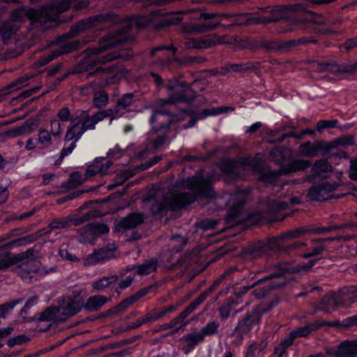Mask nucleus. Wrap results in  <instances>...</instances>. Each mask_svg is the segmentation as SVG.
Segmentation results:
<instances>
[{"label": "nucleus", "mask_w": 357, "mask_h": 357, "mask_svg": "<svg viewBox=\"0 0 357 357\" xmlns=\"http://www.w3.org/2000/svg\"><path fill=\"white\" fill-rule=\"evenodd\" d=\"M114 250L115 248L110 249L108 248H101L87 256L84 263L85 265H92L111 259L114 255L112 251Z\"/></svg>", "instance_id": "nucleus-24"}, {"label": "nucleus", "mask_w": 357, "mask_h": 357, "mask_svg": "<svg viewBox=\"0 0 357 357\" xmlns=\"http://www.w3.org/2000/svg\"><path fill=\"white\" fill-rule=\"evenodd\" d=\"M70 226V218L66 217L61 219L54 220L52 221L47 228H43L38 230L34 234H31L29 236L16 238L8 243L6 244L5 246H17L26 245L28 243H33L38 239L40 236L50 234L54 229H64Z\"/></svg>", "instance_id": "nucleus-8"}, {"label": "nucleus", "mask_w": 357, "mask_h": 357, "mask_svg": "<svg viewBox=\"0 0 357 357\" xmlns=\"http://www.w3.org/2000/svg\"><path fill=\"white\" fill-rule=\"evenodd\" d=\"M216 17H221L231 23H233V24L238 26L248 25L246 13H201L199 14V19L201 20H214Z\"/></svg>", "instance_id": "nucleus-16"}, {"label": "nucleus", "mask_w": 357, "mask_h": 357, "mask_svg": "<svg viewBox=\"0 0 357 357\" xmlns=\"http://www.w3.org/2000/svg\"><path fill=\"white\" fill-rule=\"evenodd\" d=\"M129 26L116 31L109 33L99 39L100 46L88 49L89 54H99L109 49L124 44L128 39Z\"/></svg>", "instance_id": "nucleus-7"}, {"label": "nucleus", "mask_w": 357, "mask_h": 357, "mask_svg": "<svg viewBox=\"0 0 357 357\" xmlns=\"http://www.w3.org/2000/svg\"><path fill=\"white\" fill-rule=\"evenodd\" d=\"M22 301V298H20L0 305V317L4 318L6 316V314L9 312H10L15 305L21 303Z\"/></svg>", "instance_id": "nucleus-53"}, {"label": "nucleus", "mask_w": 357, "mask_h": 357, "mask_svg": "<svg viewBox=\"0 0 357 357\" xmlns=\"http://www.w3.org/2000/svg\"><path fill=\"white\" fill-rule=\"evenodd\" d=\"M99 215L100 212L97 211H90L80 218H70V226H79L92 218L98 217Z\"/></svg>", "instance_id": "nucleus-47"}, {"label": "nucleus", "mask_w": 357, "mask_h": 357, "mask_svg": "<svg viewBox=\"0 0 357 357\" xmlns=\"http://www.w3.org/2000/svg\"><path fill=\"white\" fill-rule=\"evenodd\" d=\"M151 22V16H138L132 20L130 24H135L137 28H143Z\"/></svg>", "instance_id": "nucleus-57"}, {"label": "nucleus", "mask_w": 357, "mask_h": 357, "mask_svg": "<svg viewBox=\"0 0 357 357\" xmlns=\"http://www.w3.org/2000/svg\"><path fill=\"white\" fill-rule=\"evenodd\" d=\"M109 300V298L102 295L92 296L87 298L82 307L89 312H96L107 303Z\"/></svg>", "instance_id": "nucleus-28"}, {"label": "nucleus", "mask_w": 357, "mask_h": 357, "mask_svg": "<svg viewBox=\"0 0 357 357\" xmlns=\"http://www.w3.org/2000/svg\"><path fill=\"white\" fill-rule=\"evenodd\" d=\"M331 165L326 160L321 159L316 161L312 170L314 174L319 172H330L332 171Z\"/></svg>", "instance_id": "nucleus-49"}, {"label": "nucleus", "mask_w": 357, "mask_h": 357, "mask_svg": "<svg viewBox=\"0 0 357 357\" xmlns=\"http://www.w3.org/2000/svg\"><path fill=\"white\" fill-rule=\"evenodd\" d=\"M38 126V121L33 119H29L26 121L22 126L24 135L30 134L36 130Z\"/></svg>", "instance_id": "nucleus-63"}, {"label": "nucleus", "mask_w": 357, "mask_h": 357, "mask_svg": "<svg viewBox=\"0 0 357 357\" xmlns=\"http://www.w3.org/2000/svg\"><path fill=\"white\" fill-rule=\"evenodd\" d=\"M311 166L308 160L301 159L290 162L287 167L279 171H271L268 167L257 165L254 170L258 172L261 175V180L264 182L272 183L282 174H287L291 172L303 170Z\"/></svg>", "instance_id": "nucleus-5"}, {"label": "nucleus", "mask_w": 357, "mask_h": 357, "mask_svg": "<svg viewBox=\"0 0 357 357\" xmlns=\"http://www.w3.org/2000/svg\"><path fill=\"white\" fill-rule=\"evenodd\" d=\"M219 327L220 323L217 320H214L213 321L208 322L200 331L205 337L206 336H211L217 333Z\"/></svg>", "instance_id": "nucleus-51"}, {"label": "nucleus", "mask_w": 357, "mask_h": 357, "mask_svg": "<svg viewBox=\"0 0 357 357\" xmlns=\"http://www.w3.org/2000/svg\"><path fill=\"white\" fill-rule=\"evenodd\" d=\"M169 91H174L168 98L158 99L155 105L159 107L166 106H173L178 102L190 103L194 100V96H188L185 91H180L179 81L178 79H171L167 86Z\"/></svg>", "instance_id": "nucleus-9"}, {"label": "nucleus", "mask_w": 357, "mask_h": 357, "mask_svg": "<svg viewBox=\"0 0 357 357\" xmlns=\"http://www.w3.org/2000/svg\"><path fill=\"white\" fill-rule=\"evenodd\" d=\"M335 149V144L333 142H326L324 141L317 142V154L320 153L324 156L327 155L331 150Z\"/></svg>", "instance_id": "nucleus-50"}, {"label": "nucleus", "mask_w": 357, "mask_h": 357, "mask_svg": "<svg viewBox=\"0 0 357 357\" xmlns=\"http://www.w3.org/2000/svg\"><path fill=\"white\" fill-rule=\"evenodd\" d=\"M260 66L259 62L244 63H228L221 68L223 75L227 73H245L252 70L258 69Z\"/></svg>", "instance_id": "nucleus-25"}, {"label": "nucleus", "mask_w": 357, "mask_h": 357, "mask_svg": "<svg viewBox=\"0 0 357 357\" xmlns=\"http://www.w3.org/2000/svg\"><path fill=\"white\" fill-rule=\"evenodd\" d=\"M331 354L335 357H355L357 354V340L342 342Z\"/></svg>", "instance_id": "nucleus-22"}, {"label": "nucleus", "mask_w": 357, "mask_h": 357, "mask_svg": "<svg viewBox=\"0 0 357 357\" xmlns=\"http://www.w3.org/2000/svg\"><path fill=\"white\" fill-rule=\"evenodd\" d=\"M124 55L120 51L112 52L107 55L102 56L98 58L96 60H91V62L93 63L105 64L108 62H111L117 59L123 57Z\"/></svg>", "instance_id": "nucleus-46"}, {"label": "nucleus", "mask_w": 357, "mask_h": 357, "mask_svg": "<svg viewBox=\"0 0 357 357\" xmlns=\"http://www.w3.org/2000/svg\"><path fill=\"white\" fill-rule=\"evenodd\" d=\"M32 77L29 75H24L17 78L14 82L10 83L3 89V94L9 93L10 91H13L27 85V82Z\"/></svg>", "instance_id": "nucleus-37"}, {"label": "nucleus", "mask_w": 357, "mask_h": 357, "mask_svg": "<svg viewBox=\"0 0 357 357\" xmlns=\"http://www.w3.org/2000/svg\"><path fill=\"white\" fill-rule=\"evenodd\" d=\"M278 246V238L273 237L266 241H259L249 244L243 249L242 253L244 256L251 259H258L264 255H268L270 251L276 249Z\"/></svg>", "instance_id": "nucleus-10"}, {"label": "nucleus", "mask_w": 357, "mask_h": 357, "mask_svg": "<svg viewBox=\"0 0 357 357\" xmlns=\"http://www.w3.org/2000/svg\"><path fill=\"white\" fill-rule=\"evenodd\" d=\"M273 40H250L245 45L247 49L255 50L259 48H263L267 51H273Z\"/></svg>", "instance_id": "nucleus-40"}, {"label": "nucleus", "mask_w": 357, "mask_h": 357, "mask_svg": "<svg viewBox=\"0 0 357 357\" xmlns=\"http://www.w3.org/2000/svg\"><path fill=\"white\" fill-rule=\"evenodd\" d=\"M61 43H61L59 44L60 46L57 49H56L59 56L64 54H68L82 48V46L84 45L85 42L77 40L71 43H67L63 44Z\"/></svg>", "instance_id": "nucleus-36"}, {"label": "nucleus", "mask_w": 357, "mask_h": 357, "mask_svg": "<svg viewBox=\"0 0 357 357\" xmlns=\"http://www.w3.org/2000/svg\"><path fill=\"white\" fill-rule=\"evenodd\" d=\"M302 154L307 157H315L317 155V142L312 143L305 142L301 146Z\"/></svg>", "instance_id": "nucleus-48"}, {"label": "nucleus", "mask_w": 357, "mask_h": 357, "mask_svg": "<svg viewBox=\"0 0 357 357\" xmlns=\"http://www.w3.org/2000/svg\"><path fill=\"white\" fill-rule=\"evenodd\" d=\"M91 26L92 22L90 20L79 21L75 25L73 26L68 33L59 36L52 43L60 44L61 43H63L71 38L77 36L82 31L91 28Z\"/></svg>", "instance_id": "nucleus-20"}, {"label": "nucleus", "mask_w": 357, "mask_h": 357, "mask_svg": "<svg viewBox=\"0 0 357 357\" xmlns=\"http://www.w3.org/2000/svg\"><path fill=\"white\" fill-rule=\"evenodd\" d=\"M183 186L188 191L176 194L169 192L154 199L151 206V213L162 217L168 211H175L192 204L197 197H213L215 194L211 179L208 177L193 176L183 182Z\"/></svg>", "instance_id": "nucleus-1"}, {"label": "nucleus", "mask_w": 357, "mask_h": 357, "mask_svg": "<svg viewBox=\"0 0 357 357\" xmlns=\"http://www.w3.org/2000/svg\"><path fill=\"white\" fill-rule=\"evenodd\" d=\"M340 295L342 299L344 298V303H354L357 301V286L344 287L340 289Z\"/></svg>", "instance_id": "nucleus-34"}, {"label": "nucleus", "mask_w": 357, "mask_h": 357, "mask_svg": "<svg viewBox=\"0 0 357 357\" xmlns=\"http://www.w3.org/2000/svg\"><path fill=\"white\" fill-rule=\"evenodd\" d=\"M70 142V143L68 146H64L62 149L60 155H59V158L57 159V160L56 161L55 165H60L61 162H62V160H63V158L66 156L70 154L73 152V151L75 149V148L76 147V143H77L76 141L71 140Z\"/></svg>", "instance_id": "nucleus-56"}, {"label": "nucleus", "mask_w": 357, "mask_h": 357, "mask_svg": "<svg viewBox=\"0 0 357 357\" xmlns=\"http://www.w3.org/2000/svg\"><path fill=\"white\" fill-rule=\"evenodd\" d=\"M82 307V305L78 301H67L66 304L58 307L60 310L59 321H63L68 317L74 316L81 310Z\"/></svg>", "instance_id": "nucleus-23"}, {"label": "nucleus", "mask_w": 357, "mask_h": 357, "mask_svg": "<svg viewBox=\"0 0 357 357\" xmlns=\"http://www.w3.org/2000/svg\"><path fill=\"white\" fill-rule=\"evenodd\" d=\"M289 204L287 202H282L276 199H269L268 202V211L271 213H275L287 208Z\"/></svg>", "instance_id": "nucleus-43"}, {"label": "nucleus", "mask_w": 357, "mask_h": 357, "mask_svg": "<svg viewBox=\"0 0 357 357\" xmlns=\"http://www.w3.org/2000/svg\"><path fill=\"white\" fill-rule=\"evenodd\" d=\"M335 182H323L319 184L312 185L308 190L307 197L313 201L324 202L331 198V193L337 188Z\"/></svg>", "instance_id": "nucleus-11"}, {"label": "nucleus", "mask_w": 357, "mask_h": 357, "mask_svg": "<svg viewBox=\"0 0 357 357\" xmlns=\"http://www.w3.org/2000/svg\"><path fill=\"white\" fill-rule=\"evenodd\" d=\"M70 6V0L55 1L42 9L35 10L31 19L35 22L42 24L48 22H54L57 19V13H63Z\"/></svg>", "instance_id": "nucleus-6"}, {"label": "nucleus", "mask_w": 357, "mask_h": 357, "mask_svg": "<svg viewBox=\"0 0 357 357\" xmlns=\"http://www.w3.org/2000/svg\"><path fill=\"white\" fill-rule=\"evenodd\" d=\"M105 169L100 167V164L99 162H96L87 168L85 175L88 177L93 176L98 173H100L101 175H104V173H105Z\"/></svg>", "instance_id": "nucleus-59"}, {"label": "nucleus", "mask_w": 357, "mask_h": 357, "mask_svg": "<svg viewBox=\"0 0 357 357\" xmlns=\"http://www.w3.org/2000/svg\"><path fill=\"white\" fill-rule=\"evenodd\" d=\"M59 312V308L54 306H50L39 314L38 320L41 321H60Z\"/></svg>", "instance_id": "nucleus-35"}, {"label": "nucleus", "mask_w": 357, "mask_h": 357, "mask_svg": "<svg viewBox=\"0 0 357 357\" xmlns=\"http://www.w3.org/2000/svg\"><path fill=\"white\" fill-rule=\"evenodd\" d=\"M134 102V95L132 93H128L124 94L121 98L118 100L116 102V106L114 109H110L113 112V115L110 116L112 120L115 116H119L124 113V110H126L128 107L132 105Z\"/></svg>", "instance_id": "nucleus-26"}, {"label": "nucleus", "mask_w": 357, "mask_h": 357, "mask_svg": "<svg viewBox=\"0 0 357 357\" xmlns=\"http://www.w3.org/2000/svg\"><path fill=\"white\" fill-rule=\"evenodd\" d=\"M220 167L221 171L230 178H233L241 176V172L243 167L234 160H224L220 163Z\"/></svg>", "instance_id": "nucleus-27"}, {"label": "nucleus", "mask_w": 357, "mask_h": 357, "mask_svg": "<svg viewBox=\"0 0 357 357\" xmlns=\"http://www.w3.org/2000/svg\"><path fill=\"white\" fill-rule=\"evenodd\" d=\"M246 199L245 194H239L237 200L233 204L229 218L231 220L236 218L240 214L243 206L245 204Z\"/></svg>", "instance_id": "nucleus-38"}, {"label": "nucleus", "mask_w": 357, "mask_h": 357, "mask_svg": "<svg viewBox=\"0 0 357 357\" xmlns=\"http://www.w3.org/2000/svg\"><path fill=\"white\" fill-rule=\"evenodd\" d=\"M174 114L170 109L157 110L152 114L150 122L155 132L159 131L167 132L173 121Z\"/></svg>", "instance_id": "nucleus-12"}, {"label": "nucleus", "mask_w": 357, "mask_h": 357, "mask_svg": "<svg viewBox=\"0 0 357 357\" xmlns=\"http://www.w3.org/2000/svg\"><path fill=\"white\" fill-rule=\"evenodd\" d=\"M39 270V266L33 259L27 260L22 263L19 266V275L23 281L26 282H32L37 280L36 273Z\"/></svg>", "instance_id": "nucleus-19"}, {"label": "nucleus", "mask_w": 357, "mask_h": 357, "mask_svg": "<svg viewBox=\"0 0 357 357\" xmlns=\"http://www.w3.org/2000/svg\"><path fill=\"white\" fill-rule=\"evenodd\" d=\"M86 232L93 234H107L109 231V227L105 223L92 222L87 225L85 228Z\"/></svg>", "instance_id": "nucleus-41"}, {"label": "nucleus", "mask_w": 357, "mask_h": 357, "mask_svg": "<svg viewBox=\"0 0 357 357\" xmlns=\"http://www.w3.org/2000/svg\"><path fill=\"white\" fill-rule=\"evenodd\" d=\"M303 40H289L284 42L273 40V51L286 52L290 48L302 45Z\"/></svg>", "instance_id": "nucleus-33"}, {"label": "nucleus", "mask_w": 357, "mask_h": 357, "mask_svg": "<svg viewBox=\"0 0 357 357\" xmlns=\"http://www.w3.org/2000/svg\"><path fill=\"white\" fill-rule=\"evenodd\" d=\"M340 295V290L325 295L318 303V310L325 313H331L337 306L345 305Z\"/></svg>", "instance_id": "nucleus-17"}, {"label": "nucleus", "mask_w": 357, "mask_h": 357, "mask_svg": "<svg viewBox=\"0 0 357 357\" xmlns=\"http://www.w3.org/2000/svg\"><path fill=\"white\" fill-rule=\"evenodd\" d=\"M36 250L33 248L28 249L25 252H22L13 256L15 264L28 259L34 256Z\"/></svg>", "instance_id": "nucleus-58"}, {"label": "nucleus", "mask_w": 357, "mask_h": 357, "mask_svg": "<svg viewBox=\"0 0 357 357\" xmlns=\"http://www.w3.org/2000/svg\"><path fill=\"white\" fill-rule=\"evenodd\" d=\"M17 29V26L13 22L3 23L0 29V33L3 40L9 39Z\"/></svg>", "instance_id": "nucleus-45"}, {"label": "nucleus", "mask_w": 357, "mask_h": 357, "mask_svg": "<svg viewBox=\"0 0 357 357\" xmlns=\"http://www.w3.org/2000/svg\"><path fill=\"white\" fill-rule=\"evenodd\" d=\"M198 23L187 24L183 27L184 32L190 34H199L211 31L221 25V23L215 20H205Z\"/></svg>", "instance_id": "nucleus-18"}, {"label": "nucleus", "mask_w": 357, "mask_h": 357, "mask_svg": "<svg viewBox=\"0 0 357 357\" xmlns=\"http://www.w3.org/2000/svg\"><path fill=\"white\" fill-rule=\"evenodd\" d=\"M112 115L113 112L111 109H103L92 116L89 114L88 111H81L68 128L64 137L65 142H77L86 130H94L98 122Z\"/></svg>", "instance_id": "nucleus-2"}, {"label": "nucleus", "mask_w": 357, "mask_h": 357, "mask_svg": "<svg viewBox=\"0 0 357 357\" xmlns=\"http://www.w3.org/2000/svg\"><path fill=\"white\" fill-rule=\"evenodd\" d=\"M204 301L205 294H200V295L190 303L182 312L188 316Z\"/></svg>", "instance_id": "nucleus-54"}, {"label": "nucleus", "mask_w": 357, "mask_h": 357, "mask_svg": "<svg viewBox=\"0 0 357 357\" xmlns=\"http://www.w3.org/2000/svg\"><path fill=\"white\" fill-rule=\"evenodd\" d=\"M263 13H268L267 15L258 17H250L247 14L248 25L251 23L254 24H268L271 22H277L282 19L287 17L286 13L291 12H305L306 8L303 4H294L287 6H276L275 7H265L259 8Z\"/></svg>", "instance_id": "nucleus-4"}, {"label": "nucleus", "mask_w": 357, "mask_h": 357, "mask_svg": "<svg viewBox=\"0 0 357 357\" xmlns=\"http://www.w3.org/2000/svg\"><path fill=\"white\" fill-rule=\"evenodd\" d=\"M158 268V260L151 259L145 261L143 264L137 265L136 273L139 275H146L155 272Z\"/></svg>", "instance_id": "nucleus-32"}, {"label": "nucleus", "mask_w": 357, "mask_h": 357, "mask_svg": "<svg viewBox=\"0 0 357 357\" xmlns=\"http://www.w3.org/2000/svg\"><path fill=\"white\" fill-rule=\"evenodd\" d=\"M314 229H307L303 227L296 228L294 230L289 231L287 232H285L278 238V239H293V238H299L301 236H302L304 234L308 233L310 234H316L315 233L311 231Z\"/></svg>", "instance_id": "nucleus-39"}, {"label": "nucleus", "mask_w": 357, "mask_h": 357, "mask_svg": "<svg viewBox=\"0 0 357 357\" xmlns=\"http://www.w3.org/2000/svg\"><path fill=\"white\" fill-rule=\"evenodd\" d=\"M224 43H225V36H220L213 34L199 38H191L185 43V46L189 49H207Z\"/></svg>", "instance_id": "nucleus-15"}, {"label": "nucleus", "mask_w": 357, "mask_h": 357, "mask_svg": "<svg viewBox=\"0 0 357 357\" xmlns=\"http://www.w3.org/2000/svg\"><path fill=\"white\" fill-rule=\"evenodd\" d=\"M357 68V62L350 65H342L338 66L335 65L333 68H331L332 72H339L342 73H353Z\"/></svg>", "instance_id": "nucleus-62"}, {"label": "nucleus", "mask_w": 357, "mask_h": 357, "mask_svg": "<svg viewBox=\"0 0 357 357\" xmlns=\"http://www.w3.org/2000/svg\"><path fill=\"white\" fill-rule=\"evenodd\" d=\"M119 279L118 275H111L104 276L92 284V288L96 291H102L105 289L110 287L112 284L116 283Z\"/></svg>", "instance_id": "nucleus-30"}, {"label": "nucleus", "mask_w": 357, "mask_h": 357, "mask_svg": "<svg viewBox=\"0 0 357 357\" xmlns=\"http://www.w3.org/2000/svg\"><path fill=\"white\" fill-rule=\"evenodd\" d=\"M261 317L260 309L255 307L248 313L242 319L239 320L234 329V333H238L241 337L250 332L254 326L259 324Z\"/></svg>", "instance_id": "nucleus-13"}, {"label": "nucleus", "mask_w": 357, "mask_h": 357, "mask_svg": "<svg viewBox=\"0 0 357 357\" xmlns=\"http://www.w3.org/2000/svg\"><path fill=\"white\" fill-rule=\"evenodd\" d=\"M228 109H230V107H217L212 109H204L200 115L199 118H204L208 116H214L221 114L222 112H227Z\"/></svg>", "instance_id": "nucleus-60"}, {"label": "nucleus", "mask_w": 357, "mask_h": 357, "mask_svg": "<svg viewBox=\"0 0 357 357\" xmlns=\"http://www.w3.org/2000/svg\"><path fill=\"white\" fill-rule=\"evenodd\" d=\"M56 116L61 121L64 122H67L68 121H71L72 122L73 120H74V118L71 116L69 108L67 107H63L59 109Z\"/></svg>", "instance_id": "nucleus-64"}, {"label": "nucleus", "mask_w": 357, "mask_h": 357, "mask_svg": "<svg viewBox=\"0 0 357 357\" xmlns=\"http://www.w3.org/2000/svg\"><path fill=\"white\" fill-rule=\"evenodd\" d=\"M112 68H98L94 71L87 74L86 78L90 79L93 77H99V81L91 82L88 85L81 89L82 94L87 96L92 92L93 94V105L98 109L104 108L107 106L109 101L108 94L102 90L96 91L97 88H104L113 83L114 77L109 78H102V75L110 73Z\"/></svg>", "instance_id": "nucleus-3"}, {"label": "nucleus", "mask_w": 357, "mask_h": 357, "mask_svg": "<svg viewBox=\"0 0 357 357\" xmlns=\"http://www.w3.org/2000/svg\"><path fill=\"white\" fill-rule=\"evenodd\" d=\"M269 156L273 162L278 165L282 164L286 159L284 151L281 147L273 149L269 153Z\"/></svg>", "instance_id": "nucleus-52"}, {"label": "nucleus", "mask_w": 357, "mask_h": 357, "mask_svg": "<svg viewBox=\"0 0 357 357\" xmlns=\"http://www.w3.org/2000/svg\"><path fill=\"white\" fill-rule=\"evenodd\" d=\"M53 135L46 129H40L38 134L37 142L43 148H49L52 144Z\"/></svg>", "instance_id": "nucleus-44"}, {"label": "nucleus", "mask_w": 357, "mask_h": 357, "mask_svg": "<svg viewBox=\"0 0 357 357\" xmlns=\"http://www.w3.org/2000/svg\"><path fill=\"white\" fill-rule=\"evenodd\" d=\"M288 271L287 268H280L277 273L270 274L268 276L257 280L255 284H261L264 282L270 281L268 284L273 290L282 289L287 284V280L284 275V273Z\"/></svg>", "instance_id": "nucleus-21"}, {"label": "nucleus", "mask_w": 357, "mask_h": 357, "mask_svg": "<svg viewBox=\"0 0 357 357\" xmlns=\"http://www.w3.org/2000/svg\"><path fill=\"white\" fill-rule=\"evenodd\" d=\"M205 337L201 331H195L188 333L183 336V340L186 342V346L184 347V351L188 354L190 350L193 349L196 345L202 342Z\"/></svg>", "instance_id": "nucleus-29"}, {"label": "nucleus", "mask_w": 357, "mask_h": 357, "mask_svg": "<svg viewBox=\"0 0 357 357\" xmlns=\"http://www.w3.org/2000/svg\"><path fill=\"white\" fill-rule=\"evenodd\" d=\"M322 326H324V321L317 320L314 323L309 324L305 326L295 329L291 332V333L295 338L297 337H305L308 335L312 331L317 330Z\"/></svg>", "instance_id": "nucleus-31"}, {"label": "nucleus", "mask_w": 357, "mask_h": 357, "mask_svg": "<svg viewBox=\"0 0 357 357\" xmlns=\"http://www.w3.org/2000/svg\"><path fill=\"white\" fill-rule=\"evenodd\" d=\"M145 220V215L142 212H132L116 221L115 231L124 232L128 229H132L142 225Z\"/></svg>", "instance_id": "nucleus-14"}, {"label": "nucleus", "mask_w": 357, "mask_h": 357, "mask_svg": "<svg viewBox=\"0 0 357 357\" xmlns=\"http://www.w3.org/2000/svg\"><path fill=\"white\" fill-rule=\"evenodd\" d=\"M171 241L174 244L172 250L176 252H178L185 246L188 242V238L179 235H174L171 238Z\"/></svg>", "instance_id": "nucleus-55"}, {"label": "nucleus", "mask_w": 357, "mask_h": 357, "mask_svg": "<svg viewBox=\"0 0 357 357\" xmlns=\"http://www.w3.org/2000/svg\"><path fill=\"white\" fill-rule=\"evenodd\" d=\"M231 305L232 302L228 301L219 307L218 312L222 320H225L229 317L231 311Z\"/></svg>", "instance_id": "nucleus-61"}, {"label": "nucleus", "mask_w": 357, "mask_h": 357, "mask_svg": "<svg viewBox=\"0 0 357 357\" xmlns=\"http://www.w3.org/2000/svg\"><path fill=\"white\" fill-rule=\"evenodd\" d=\"M354 227V225L351 222H349L347 223L341 224L339 225H333L327 227H318L314 228L311 231L315 233L316 234H323L326 233L331 232L334 230H338V229H344L346 228L352 227Z\"/></svg>", "instance_id": "nucleus-42"}]
</instances>
